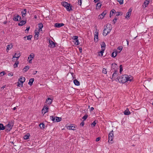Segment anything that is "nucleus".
I'll return each mask as SVG.
<instances>
[{
    "label": "nucleus",
    "mask_w": 153,
    "mask_h": 153,
    "mask_svg": "<svg viewBox=\"0 0 153 153\" xmlns=\"http://www.w3.org/2000/svg\"><path fill=\"white\" fill-rule=\"evenodd\" d=\"M117 78V80L119 82L122 83H124L128 81L130 82L133 79L132 76H128L126 74L123 75L121 77Z\"/></svg>",
    "instance_id": "1"
},
{
    "label": "nucleus",
    "mask_w": 153,
    "mask_h": 153,
    "mask_svg": "<svg viewBox=\"0 0 153 153\" xmlns=\"http://www.w3.org/2000/svg\"><path fill=\"white\" fill-rule=\"evenodd\" d=\"M110 25V24H107L106 27L103 30V35L104 36H106L111 31L112 28L109 27V26Z\"/></svg>",
    "instance_id": "2"
},
{
    "label": "nucleus",
    "mask_w": 153,
    "mask_h": 153,
    "mask_svg": "<svg viewBox=\"0 0 153 153\" xmlns=\"http://www.w3.org/2000/svg\"><path fill=\"white\" fill-rule=\"evenodd\" d=\"M14 122L12 121L9 122L8 124L5 126L6 131H10L12 129L14 125Z\"/></svg>",
    "instance_id": "3"
},
{
    "label": "nucleus",
    "mask_w": 153,
    "mask_h": 153,
    "mask_svg": "<svg viewBox=\"0 0 153 153\" xmlns=\"http://www.w3.org/2000/svg\"><path fill=\"white\" fill-rule=\"evenodd\" d=\"M62 5L65 7L68 11H70L72 10V5L66 2H62Z\"/></svg>",
    "instance_id": "4"
},
{
    "label": "nucleus",
    "mask_w": 153,
    "mask_h": 153,
    "mask_svg": "<svg viewBox=\"0 0 153 153\" xmlns=\"http://www.w3.org/2000/svg\"><path fill=\"white\" fill-rule=\"evenodd\" d=\"M114 73L112 75V77L111 79L113 80L116 79L117 80V78H120L119 76H118L119 72L118 71L116 70H114Z\"/></svg>",
    "instance_id": "5"
},
{
    "label": "nucleus",
    "mask_w": 153,
    "mask_h": 153,
    "mask_svg": "<svg viewBox=\"0 0 153 153\" xmlns=\"http://www.w3.org/2000/svg\"><path fill=\"white\" fill-rule=\"evenodd\" d=\"M114 138V134H113V130L111 131L109 133L108 136V142H110V141H113V140Z\"/></svg>",
    "instance_id": "6"
},
{
    "label": "nucleus",
    "mask_w": 153,
    "mask_h": 153,
    "mask_svg": "<svg viewBox=\"0 0 153 153\" xmlns=\"http://www.w3.org/2000/svg\"><path fill=\"white\" fill-rule=\"evenodd\" d=\"M132 10V9L131 8H130L128 10V12L126 14L125 18L126 19L129 18V17L131 15V12Z\"/></svg>",
    "instance_id": "7"
},
{
    "label": "nucleus",
    "mask_w": 153,
    "mask_h": 153,
    "mask_svg": "<svg viewBox=\"0 0 153 153\" xmlns=\"http://www.w3.org/2000/svg\"><path fill=\"white\" fill-rule=\"evenodd\" d=\"M64 24L63 23H56L54 24V26L56 27L59 28L64 26Z\"/></svg>",
    "instance_id": "8"
},
{
    "label": "nucleus",
    "mask_w": 153,
    "mask_h": 153,
    "mask_svg": "<svg viewBox=\"0 0 153 153\" xmlns=\"http://www.w3.org/2000/svg\"><path fill=\"white\" fill-rule=\"evenodd\" d=\"M27 10L26 9L22 10L21 12L22 16L24 18L26 15Z\"/></svg>",
    "instance_id": "9"
},
{
    "label": "nucleus",
    "mask_w": 153,
    "mask_h": 153,
    "mask_svg": "<svg viewBox=\"0 0 153 153\" xmlns=\"http://www.w3.org/2000/svg\"><path fill=\"white\" fill-rule=\"evenodd\" d=\"M96 34H95L94 41L96 42H97L98 41V33L96 32Z\"/></svg>",
    "instance_id": "10"
},
{
    "label": "nucleus",
    "mask_w": 153,
    "mask_h": 153,
    "mask_svg": "<svg viewBox=\"0 0 153 153\" xmlns=\"http://www.w3.org/2000/svg\"><path fill=\"white\" fill-rule=\"evenodd\" d=\"M23 82H24L22 81V80H21L20 79H19L18 82L17 86L18 87H20V86L21 85V87H22L23 86Z\"/></svg>",
    "instance_id": "11"
},
{
    "label": "nucleus",
    "mask_w": 153,
    "mask_h": 153,
    "mask_svg": "<svg viewBox=\"0 0 153 153\" xmlns=\"http://www.w3.org/2000/svg\"><path fill=\"white\" fill-rule=\"evenodd\" d=\"M26 23V21H21L20 22H19L18 25L19 26H22L23 25H25Z\"/></svg>",
    "instance_id": "12"
},
{
    "label": "nucleus",
    "mask_w": 153,
    "mask_h": 153,
    "mask_svg": "<svg viewBox=\"0 0 153 153\" xmlns=\"http://www.w3.org/2000/svg\"><path fill=\"white\" fill-rule=\"evenodd\" d=\"M21 55L19 53H16L15 55L13 56V58H16L17 59H18L20 56Z\"/></svg>",
    "instance_id": "13"
},
{
    "label": "nucleus",
    "mask_w": 153,
    "mask_h": 153,
    "mask_svg": "<svg viewBox=\"0 0 153 153\" xmlns=\"http://www.w3.org/2000/svg\"><path fill=\"white\" fill-rule=\"evenodd\" d=\"M116 11L115 10L113 9H112L110 11L109 14V16L110 18L111 17V16H113V15L115 13Z\"/></svg>",
    "instance_id": "14"
},
{
    "label": "nucleus",
    "mask_w": 153,
    "mask_h": 153,
    "mask_svg": "<svg viewBox=\"0 0 153 153\" xmlns=\"http://www.w3.org/2000/svg\"><path fill=\"white\" fill-rule=\"evenodd\" d=\"M34 79L33 78H32L30 79L29 81V82L28 83V84L30 85V86H31L32 85L34 81Z\"/></svg>",
    "instance_id": "15"
},
{
    "label": "nucleus",
    "mask_w": 153,
    "mask_h": 153,
    "mask_svg": "<svg viewBox=\"0 0 153 153\" xmlns=\"http://www.w3.org/2000/svg\"><path fill=\"white\" fill-rule=\"evenodd\" d=\"M74 84L77 86H79L80 85V83L77 80L75 79L74 80Z\"/></svg>",
    "instance_id": "16"
},
{
    "label": "nucleus",
    "mask_w": 153,
    "mask_h": 153,
    "mask_svg": "<svg viewBox=\"0 0 153 153\" xmlns=\"http://www.w3.org/2000/svg\"><path fill=\"white\" fill-rule=\"evenodd\" d=\"M105 44L104 42H102L101 44V47L102 49L105 50Z\"/></svg>",
    "instance_id": "17"
},
{
    "label": "nucleus",
    "mask_w": 153,
    "mask_h": 153,
    "mask_svg": "<svg viewBox=\"0 0 153 153\" xmlns=\"http://www.w3.org/2000/svg\"><path fill=\"white\" fill-rule=\"evenodd\" d=\"M52 102V100L49 98H48L46 100V102L49 104H51Z\"/></svg>",
    "instance_id": "18"
},
{
    "label": "nucleus",
    "mask_w": 153,
    "mask_h": 153,
    "mask_svg": "<svg viewBox=\"0 0 153 153\" xmlns=\"http://www.w3.org/2000/svg\"><path fill=\"white\" fill-rule=\"evenodd\" d=\"M19 18V19H21V17L18 14H16L14 15V18L13 19H18Z\"/></svg>",
    "instance_id": "19"
},
{
    "label": "nucleus",
    "mask_w": 153,
    "mask_h": 153,
    "mask_svg": "<svg viewBox=\"0 0 153 153\" xmlns=\"http://www.w3.org/2000/svg\"><path fill=\"white\" fill-rule=\"evenodd\" d=\"M49 43L51 45V47L53 48L55 46V43L53 41H51V42H50Z\"/></svg>",
    "instance_id": "20"
},
{
    "label": "nucleus",
    "mask_w": 153,
    "mask_h": 153,
    "mask_svg": "<svg viewBox=\"0 0 153 153\" xmlns=\"http://www.w3.org/2000/svg\"><path fill=\"white\" fill-rule=\"evenodd\" d=\"M30 136V134L29 133H27L24 136V138L25 140H27L29 138Z\"/></svg>",
    "instance_id": "21"
},
{
    "label": "nucleus",
    "mask_w": 153,
    "mask_h": 153,
    "mask_svg": "<svg viewBox=\"0 0 153 153\" xmlns=\"http://www.w3.org/2000/svg\"><path fill=\"white\" fill-rule=\"evenodd\" d=\"M29 69V66L28 65L26 66L23 69V71L24 72H25Z\"/></svg>",
    "instance_id": "22"
},
{
    "label": "nucleus",
    "mask_w": 153,
    "mask_h": 153,
    "mask_svg": "<svg viewBox=\"0 0 153 153\" xmlns=\"http://www.w3.org/2000/svg\"><path fill=\"white\" fill-rule=\"evenodd\" d=\"M117 51H115V52H113L111 54V56L113 57H115L117 56Z\"/></svg>",
    "instance_id": "23"
},
{
    "label": "nucleus",
    "mask_w": 153,
    "mask_h": 153,
    "mask_svg": "<svg viewBox=\"0 0 153 153\" xmlns=\"http://www.w3.org/2000/svg\"><path fill=\"white\" fill-rule=\"evenodd\" d=\"M62 118L61 117H56V120H55V122H59L61 121Z\"/></svg>",
    "instance_id": "24"
},
{
    "label": "nucleus",
    "mask_w": 153,
    "mask_h": 153,
    "mask_svg": "<svg viewBox=\"0 0 153 153\" xmlns=\"http://www.w3.org/2000/svg\"><path fill=\"white\" fill-rule=\"evenodd\" d=\"M5 129V127L2 124L0 123V130H3Z\"/></svg>",
    "instance_id": "25"
},
{
    "label": "nucleus",
    "mask_w": 153,
    "mask_h": 153,
    "mask_svg": "<svg viewBox=\"0 0 153 153\" xmlns=\"http://www.w3.org/2000/svg\"><path fill=\"white\" fill-rule=\"evenodd\" d=\"M43 25L42 23H40L38 24V27L39 28V31L41 29V30H42V29L43 27Z\"/></svg>",
    "instance_id": "26"
},
{
    "label": "nucleus",
    "mask_w": 153,
    "mask_h": 153,
    "mask_svg": "<svg viewBox=\"0 0 153 153\" xmlns=\"http://www.w3.org/2000/svg\"><path fill=\"white\" fill-rule=\"evenodd\" d=\"M127 109L125 111H124V114L125 115H128L130 114V112L128 111V110Z\"/></svg>",
    "instance_id": "27"
},
{
    "label": "nucleus",
    "mask_w": 153,
    "mask_h": 153,
    "mask_svg": "<svg viewBox=\"0 0 153 153\" xmlns=\"http://www.w3.org/2000/svg\"><path fill=\"white\" fill-rule=\"evenodd\" d=\"M56 117L53 116H51L50 117V118L54 122H55Z\"/></svg>",
    "instance_id": "28"
},
{
    "label": "nucleus",
    "mask_w": 153,
    "mask_h": 153,
    "mask_svg": "<svg viewBox=\"0 0 153 153\" xmlns=\"http://www.w3.org/2000/svg\"><path fill=\"white\" fill-rule=\"evenodd\" d=\"M101 4L100 3H98L96 5V9H99L101 7Z\"/></svg>",
    "instance_id": "29"
},
{
    "label": "nucleus",
    "mask_w": 153,
    "mask_h": 153,
    "mask_svg": "<svg viewBox=\"0 0 153 153\" xmlns=\"http://www.w3.org/2000/svg\"><path fill=\"white\" fill-rule=\"evenodd\" d=\"M67 128L68 129H70V130H75L74 129V128H75V127L74 126H68L67 127Z\"/></svg>",
    "instance_id": "30"
},
{
    "label": "nucleus",
    "mask_w": 153,
    "mask_h": 153,
    "mask_svg": "<svg viewBox=\"0 0 153 153\" xmlns=\"http://www.w3.org/2000/svg\"><path fill=\"white\" fill-rule=\"evenodd\" d=\"M39 34V31H37L35 32V37L37 39H38V37Z\"/></svg>",
    "instance_id": "31"
},
{
    "label": "nucleus",
    "mask_w": 153,
    "mask_h": 153,
    "mask_svg": "<svg viewBox=\"0 0 153 153\" xmlns=\"http://www.w3.org/2000/svg\"><path fill=\"white\" fill-rule=\"evenodd\" d=\"M117 65L115 63H113L111 64V68L113 69H114L116 67Z\"/></svg>",
    "instance_id": "32"
},
{
    "label": "nucleus",
    "mask_w": 153,
    "mask_h": 153,
    "mask_svg": "<svg viewBox=\"0 0 153 153\" xmlns=\"http://www.w3.org/2000/svg\"><path fill=\"white\" fill-rule=\"evenodd\" d=\"M39 127L41 129H44L45 128V125L43 123H40L39 124Z\"/></svg>",
    "instance_id": "33"
},
{
    "label": "nucleus",
    "mask_w": 153,
    "mask_h": 153,
    "mask_svg": "<svg viewBox=\"0 0 153 153\" xmlns=\"http://www.w3.org/2000/svg\"><path fill=\"white\" fill-rule=\"evenodd\" d=\"M34 57V55L33 53H31L30 55V57H28V59H29L30 57L31 58V59H32Z\"/></svg>",
    "instance_id": "34"
},
{
    "label": "nucleus",
    "mask_w": 153,
    "mask_h": 153,
    "mask_svg": "<svg viewBox=\"0 0 153 153\" xmlns=\"http://www.w3.org/2000/svg\"><path fill=\"white\" fill-rule=\"evenodd\" d=\"M123 14L122 12H117L116 13V16H119L120 15H122Z\"/></svg>",
    "instance_id": "35"
},
{
    "label": "nucleus",
    "mask_w": 153,
    "mask_h": 153,
    "mask_svg": "<svg viewBox=\"0 0 153 153\" xmlns=\"http://www.w3.org/2000/svg\"><path fill=\"white\" fill-rule=\"evenodd\" d=\"M26 37H27V39L28 40H30L31 39V38L32 37V35H28L26 36Z\"/></svg>",
    "instance_id": "36"
},
{
    "label": "nucleus",
    "mask_w": 153,
    "mask_h": 153,
    "mask_svg": "<svg viewBox=\"0 0 153 153\" xmlns=\"http://www.w3.org/2000/svg\"><path fill=\"white\" fill-rule=\"evenodd\" d=\"M12 47V45H8L7 46V50H9Z\"/></svg>",
    "instance_id": "37"
},
{
    "label": "nucleus",
    "mask_w": 153,
    "mask_h": 153,
    "mask_svg": "<svg viewBox=\"0 0 153 153\" xmlns=\"http://www.w3.org/2000/svg\"><path fill=\"white\" fill-rule=\"evenodd\" d=\"M19 62H17L15 63L13 65L14 68H16L17 67L18 65L19 64Z\"/></svg>",
    "instance_id": "38"
},
{
    "label": "nucleus",
    "mask_w": 153,
    "mask_h": 153,
    "mask_svg": "<svg viewBox=\"0 0 153 153\" xmlns=\"http://www.w3.org/2000/svg\"><path fill=\"white\" fill-rule=\"evenodd\" d=\"M120 73H121L122 71H123V66H122V65H120Z\"/></svg>",
    "instance_id": "39"
},
{
    "label": "nucleus",
    "mask_w": 153,
    "mask_h": 153,
    "mask_svg": "<svg viewBox=\"0 0 153 153\" xmlns=\"http://www.w3.org/2000/svg\"><path fill=\"white\" fill-rule=\"evenodd\" d=\"M102 72L103 73H104L105 74H106L107 73V71H106V69L105 68H103L102 70Z\"/></svg>",
    "instance_id": "40"
},
{
    "label": "nucleus",
    "mask_w": 153,
    "mask_h": 153,
    "mask_svg": "<svg viewBox=\"0 0 153 153\" xmlns=\"http://www.w3.org/2000/svg\"><path fill=\"white\" fill-rule=\"evenodd\" d=\"M19 79H20L21 80H22V81H23V82H24L25 81V79L24 77L21 76L20 77Z\"/></svg>",
    "instance_id": "41"
},
{
    "label": "nucleus",
    "mask_w": 153,
    "mask_h": 153,
    "mask_svg": "<svg viewBox=\"0 0 153 153\" xmlns=\"http://www.w3.org/2000/svg\"><path fill=\"white\" fill-rule=\"evenodd\" d=\"M88 117V115L87 114H85L82 117V118L83 119V120L84 121Z\"/></svg>",
    "instance_id": "42"
},
{
    "label": "nucleus",
    "mask_w": 153,
    "mask_h": 153,
    "mask_svg": "<svg viewBox=\"0 0 153 153\" xmlns=\"http://www.w3.org/2000/svg\"><path fill=\"white\" fill-rule=\"evenodd\" d=\"M97 121L95 120L92 123L91 125L93 126V127H94V126H95L97 123Z\"/></svg>",
    "instance_id": "43"
},
{
    "label": "nucleus",
    "mask_w": 153,
    "mask_h": 153,
    "mask_svg": "<svg viewBox=\"0 0 153 153\" xmlns=\"http://www.w3.org/2000/svg\"><path fill=\"white\" fill-rule=\"evenodd\" d=\"M149 3V1L146 0L144 2V4H145V6L146 7L148 5Z\"/></svg>",
    "instance_id": "44"
},
{
    "label": "nucleus",
    "mask_w": 153,
    "mask_h": 153,
    "mask_svg": "<svg viewBox=\"0 0 153 153\" xmlns=\"http://www.w3.org/2000/svg\"><path fill=\"white\" fill-rule=\"evenodd\" d=\"M117 1L121 4H122L123 3V0H117Z\"/></svg>",
    "instance_id": "45"
},
{
    "label": "nucleus",
    "mask_w": 153,
    "mask_h": 153,
    "mask_svg": "<svg viewBox=\"0 0 153 153\" xmlns=\"http://www.w3.org/2000/svg\"><path fill=\"white\" fill-rule=\"evenodd\" d=\"M104 17L103 16L101 15V14L99 15L98 16L99 19H102L104 18Z\"/></svg>",
    "instance_id": "46"
},
{
    "label": "nucleus",
    "mask_w": 153,
    "mask_h": 153,
    "mask_svg": "<svg viewBox=\"0 0 153 153\" xmlns=\"http://www.w3.org/2000/svg\"><path fill=\"white\" fill-rule=\"evenodd\" d=\"M44 108V109H45V111H44V114H45L46 113L48 112V107H45Z\"/></svg>",
    "instance_id": "47"
},
{
    "label": "nucleus",
    "mask_w": 153,
    "mask_h": 153,
    "mask_svg": "<svg viewBox=\"0 0 153 153\" xmlns=\"http://www.w3.org/2000/svg\"><path fill=\"white\" fill-rule=\"evenodd\" d=\"M104 51L105 50H104V49L103 50L102 49L101 51L99 52V53H101V56H103V53Z\"/></svg>",
    "instance_id": "48"
},
{
    "label": "nucleus",
    "mask_w": 153,
    "mask_h": 153,
    "mask_svg": "<svg viewBox=\"0 0 153 153\" xmlns=\"http://www.w3.org/2000/svg\"><path fill=\"white\" fill-rule=\"evenodd\" d=\"M6 73L4 71L1 72L0 73V76H2L3 75H4Z\"/></svg>",
    "instance_id": "49"
},
{
    "label": "nucleus",
    "mask_w": 153,
    "mask_h": 153,
    "mask_svg": "<svg viewBox=\"0 0 153 153\" xmlns=\"http://www.w3.org/2000/svg\"><path fill=\"white\" fill-rule=\"evenodd\" d=\"M106 13V11H104L101 14V15H102L104 17V16H105V14Z\"/></svg>",
    "instance_id": "50"
},
{
    "label": "nucleus",
    "mask_w": 153,
    "mask_h": 153,
    "mask_svg": "<svg viewBox=\"0 0 153 153\" xmlns=\"http://www.w3.org/2000/svg\"><path fill=\"white\" fill-rule=\"evenodd\" d=\"M75 44L76 45H79V41L78 39H76L75 41Z\"/></svg>",
    "instance_id": "51"
},
{
    "label": "nucleus",
    "mask_w": 153,
    "mask_h": 153,
    "mask_svg": "<svg viewBox=\"0 0 153 153\" xmlns=\"http://www.w3.org/2000/svg\"><path fill=\"white\" fill-rule=\"evenodd\" d=\"M78 36H74L73 37V39L75 41L78 39Z\"/></svg>",
    "instance_id": "52"
},
{
    "label": "nucleus",
    "mask_w": 153,
    "mask_h": 153,
    "mask_svg": "<svg viewBox=\"0 0 153 153\" xmlns=\"http://www.w3.org/2000/svg\"><path fill=\"white\" fill-rule=\"evenodd\" d=\"M123 47L122 46H119L117 48V49L120 51H121L122 50Z\"/></svg>",
    "instance_id": "53"
},
{
    "label": "nucleus",
    "mask_w": 153,
    "mask_h": 153,
    "mask_svg": "<svg viewBox=\"0 0 153 153\" xmlns=\"http://www.w3.org/2000/svg\"><path fill=\"white\" fill-rule=\"evenodd\" d=\"M82 2V0H79L78 1V4L79 5H80V6L81 5Z\"/></svg>",
    "instance_id": "54"
},
{
    "label": "nucleus",
    "mask_w": 153,
    "mask_h": 153,
    "mask_svg": "<svg viewBox=\"0 0 153 153\" xmlns=\"http://www.w3.org/2000/svg\"><path fill=\"white\" fill-rule=\"evenodd\" d=\"M80 125L82 126H83L84 125V120H83L82 121L81 123H80Z\"/></svg>",
    "instance_id": "55"
},
{
    "label": "nucleus",
    "mask_w": 153,
    "mask_h": 153,
    "mask_svg": "<svg viewBox=\"0 0 153 153\" xmlns=\"http://www.w3.org/2000/svg\"><path fill=\"white\" fill-rule=\"evenodd\" d=\"M117 20H113L112 21V24H114L117 22Z\"/></svg>",
    "instance_id": "56"
},
{
    "label": "nucleus",
    "mask_w": 153,
    "mask_h": 153,
    "mask_svg": "<svg viewBox=\"0 0 153 153\" xmlns=\"http://www.w3.org/2000/svg\"><path fill=\"white\" fill-rule=\"evenodd\" d=\"M8 75L9 76H12L13 74L12 73H10L8 74Z\"/></svg>",
    "instance_id": "57"
},
{
    "label": "nucleus",
    "mask_w": 153,
    "mask_h": 153,
    "mask_svg": "<svg viewBox=\"0 0 153 153\" xmlns=\"http://www.w3.org/2000/svg\"><path fill=\"white\" fill-rule=\"evenodd\" d=\"M100 137H98L96 139V141L97 142H98L100 140Z\"/></svg>",
    "instance_id": "58"
},
{
    "label": "nucleus",
    "mask_w": 153,
    "mask_h": 153,
    "mask_svg": "<svg viewBox=\"0 0 153 153\" xmlns=\"http://www.w3.org/2000/svg\"><path fill=\"white\" fill-rule=\"evenodd\" d=\"M79 52L81 53L82 52V48H79Z\"/></svg>",
    "instance_id": "59"
},
{
    "label": "nucleus",
    "mask_w": 153,
    "mask_h": 153,
    "mask_svg": "<svg viewBox=\"0 0 153 153\" xmlns=\"http://www.w3.org/2000/svg\"><path fill=\"white\" fill-rule=\"evenodd\" d=\"M37 72V71H34L33 72V74H36V73Z\"/></svg>",
    "instance_id": "60"
},
{
    "label": "nucleus",
    "mask_w": 153,
    "mask_h": 153,
    "mask_svg": "<svg viewBox=\"0 0 153 153\" xmlns=\"http://www.w3.org/2000/svg\"><path fill=\"white\" fill-rule=\"evenodd\" d=\"M30 29V27H27L26 29L25 30V31H28Z\"/></svg>",
    "instance_id": "61"
},
{
    "label": "nucleus",
    "mask_w": 153,
    "mask_h": 153,
    "mask_svg": "<svg viewBox=\"0 0 153 153\" xmlns=\"http://www.w3.org/2000/svg\"><path fill=\"white\" fill-rule=\"evenodd\" d=\"M44 111H45V109H44V108L42 110V113H44Z\"/></svg>",
    "instance_id": "62"
},
{
    "label": "nucleus",
    "mask_w": 153,
    "mask_h": 153,
    "mask_svg": "<svg viewBox=\"0 0 153 153\" xmlns=\"http://www.w3.org/2000/svg\"><path fill=\"white\" fill-rule=\"evenodd\" d=\"M32 60L31 59H30V60H29L28 61V62L30 63H32Z\"/></svg>",
    "instance_id": "63"
},
{
    "label": "nucleus",
    "mask_w": 153,
    "mask_h": 153,
    "mask_svg": "<svg viewBox=\"0 0 153 153\" xmlns=\"http://www.w3.org/2000/svg\"><path fill=\"white\" fill-rule=\"evenodd\" d=\"M94 109V108H93V107H91V111H93Z\"/></svg>",
    "instance_id": "64"
}]
</instances>
